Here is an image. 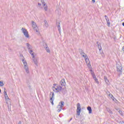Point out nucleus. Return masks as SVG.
<instances>
[{"label":"nucleus","mask_w":124,"mask_h":124,"mask_svg":"<svg viewBox=\"0 0 124 124\" xmlns=\"http://www.w3.org/2000/svg\"><path fill=\"white\" fill-rule=\"evenodd\" d=\"M52 90L55 93H60V92H62L63 94L66 93V90L65 88H62V87L61 86V85H59L58 84H53Z\"/></svg>","instance_id":"1"},{"label":"nucleus","mask_w":124,"mask_h":124,"mask_svg":"<svg viewBox=\"0 0 124 124\" xmlns=\"http://www.w3.org/2000/svg\"><path fill=\"white\" fill-rule=\"evenodd\" d=\"M80 55L83 58H84L88 68H92V65H91V62H90V60H89V57H88V55L86 54L84 52Z\"/></svg>","instance_id":"2"},{"label":"nucleus","mask_w":124,"mask_h":124,"mask_svg":"<svg viewBox=\"0 0 124 124\" xmlns=\"http://www.w3.org/2000/svg\"><path fill=\"white\" fill-rule=\"evenodd\" d=\"M22 62L24 64V69L25 70L26 73L29 74V73H30V71L29 70V66H28V63L27 62V61L23 59Z\"/></svg>","instance_id":"3"},{"label":"nucleus","mask_w":124,"mask_h":124,"mask_svg":"<svg viewBox=\"0 0 124 124\" xmlns=\"http://www.w3.org/2000/svg\"><path fill=\"white\" fill-rule=\"evenodd\" d=\"M64 106V102L61 101L59 103V105L57 106V112H61L63 107Z\"/></svg>","instance_id":"4"},{"label":"nucleus","mask_w":124,"mask_h":124,"mask_svg":"<svg viewBox=\"0 0 124 124\" xmlns=\"http://www.w3.org/2000/svg\"><path fill=\"white\" fill-rule=\"evenodd\" d=\"M49 101L51 103L52 105H54V100H55V93L54 92H50L49 94Z\"/></svg>","instance_id":"5"},{"label":"nucleus","mask_w":124,"mask_h":124,"mask_svg":"<svg viewBox=\"0 0 124 124\" xmlns=\"http://www.w3.org/2000/svg\"><path fill=\"white\" fill-rule=\"evenodd\" d=\"M32 27L35 31L37 32V33H39V30L38 29V27L37 25H36V23L34 21H32Z\"/></svg>","instance_id":"6"},{"label":"nucleus","mask_w":124,"mask_h":124,"mask_svg":"<svg viewBox=\"0 0 124 124\" xmlns=\"http://www.w3.org/2000/svg\"><path fill=\"white\" fill-rule=\"evenodd\" d=\"M77 113L78 116H80V114H81V105L79 103L77 104Z\"/></svg>","instance_id":"7"},{"label":"nucleus","mask_w":124,"mask_h":124,"mask_svg":"<svg viewBox=\"0 0 124 124\" xmlns=\"http://www.w3.org/2000/svg\"><path fill=\"white\" fill-rule=\"evenodd\" d=\"M21 31L24 35H25V37H27V38H29V37H30V35H29V32H28V31H27V29H25L24 28H22Z\"/></svg>","instance_id":"8"},{"label":"nucleus","mask_w":124,"mask_h":124,"mask_svg":"<svg viewBox=\"0 0 124 124\" xmlns=\"http://www.w3.org/2000/svg\"><path fill=\"white\" fill-rule=\"evenodd\" d=\"M31 57L32 60L34 62V63L37 66L38 64V62L37 61V57H35V56H34V54L33 53L31 54Z\"/></svg>","instance_id":"9"},{"label":"nucleus","mask_w":124,"mask_h":124,"mask_svg":"<svg viewBox=\"0 0 124 124\" xmlns=\"http://www.w3.org/2000/svg\"><path fill=\"white\" fill-rule=\"evenodd\" d=\"M117 68L118 72H122L123 67H122V64H117Z\"/></svg>","instance_id":"10"},{"label":"nucleus","mask_w":124,"mask_h":124,"mask_svg":"<svg viewBox=\"0 0 124 124\" xmlns=\"http://www.w3.org/2000/svg\"><path fill=\"white\" fill-rule=\"evenodd\" d=\"M41 2L43 6H44V9L45 11H47V10H48V6L46 5V3H45L44 0H41Z\"/></svg>","instance_id":"11"},{"label":"nucleus","mask_w":124,"mask_h":124,"mask_svg":"<svg viewBox=\"0 0 124 124\" xmlns=\"http://www.w3.org/2000/svg\"><path fill=\"white\" fill-rule=\"evenodd\" d=\"M59 86H61V87H65V81L64 79L61 80Z\"/></svg>","instance_id":"12"},{"label":"nucleus","mask_w":124,"mask_h":124,"mask_svg":"<svg viewBox=\"0 0 124 124\" xmlns=\"http://www.w3.org/2000/svg\"><path fill=\"white\" fill-rule=\"evenodd\" d=\"M56 25L57 26V28L58 29V31H59V32H61V26L60 25H61V23H60V22H56Z\"/></svg>","instance_id":"13"},{"label":"nucleus","mask_w":124,"mask_h":124,"mask_svg":"<svg viewBox=\"0 0 124 124\" xmlns=\"http://www.w3.org/2000/svg\"><path fill=\"white\" fill-rule=\"evenodd\" d=\"M45 48L47 53H50V49L49 48V47H48L47 44H45Z\"/></svg>","instance_id":"14"},{"label":"nucleus","mask_w":124,"mask_h":124,"mask_svg":"<svg viewBox=\"0 0 124 124\" xmlns=\"http://www.w3.org/2000/svg\"><path fill=\"white\" fill-rule=\"evenodd\" d=\"M29 51V53L30 54H31H31H32V48H31V46H29L28 47H27Z\"/></svg>","instance_id":"15"},{"label":"nucleus","mask_w":124,"mask_h":124,"mask_svg":"<svg viewBox=\"0 0 124 124\" xmlns=\"http://www.w3.org/2000/svg\"><path fill=\"white\" fill-rule=\"evenodd\" d=\"M87 110L89 111V114H92V107L90 106L88 107Z\"/></svg>","instance_id":"16"},{"label":"nucleus","mask_w":124,"mask_h":124,"mask_svg":"<svg viewBox=\"0 0 124 124\" xmlns=\"http://www.w3.org/2000/svg\"><path fill=\"white\" fill-rule=\"evenodd\" d=\"M44 26L46 27V28H48L49 27V25L48 24V22H47V20H45L44 21Z\"/></svg>","instance_id":"17"},{"label":"nucleus","mask_w":124,"mask_h":124,"mask_svg":"<svg viewBox=\"0 0 124 124\" xmlns=\"http://www.w3.org/2000/svg\"><path fill=\"white\" fill-rule=\"evenodd\" d=\"M106 110L107 112H108L109 114H111V115L112 114H113V112H112V110H111V109L109 108H106Z\"/></svg>","instance_id":"18"},{"label":"nucleus","mask_w":124,"mask_h":124,"mask_svg":"<svg viewBox=\"0 0 124 124\" xmlns=\"http://www.w3.org/2000/svg\"><path fill=\"white\" fill-rule=\"evenodd\" d=\"M97 46H98V48L99 49V50L100 52V51H101V50H102V47H101V44H98Z\"/></svg>","instance_id":"19"},{"label":"nucleus","mask_w":124,"mask_h":124,"mask_svg":"<svg viewBox=\"0 0 124 124\" xmlns=\"http://www.w3.org/2000/svg\"><path fill=\"white\" fill-rule=\"evenodd\" d=\"M104 80L106 84H108V83H109V80L107 78V77H104Z\"/></svg>","instance_id":"20"},{"label":"nucleus","mask_w":124,"mask_h":124,"mask_svg":"<svg viewBox=\"0 0 124 124\" xmlns=\"http://www.w3.org/2000/svg\"><path fill=\"white\" fill-rule=\"evenodd\" d=\"M108 96L114 101V98H115V97H114V96H113V95L112 94H111V93L109 94Z\"/></svg>","instance_id":"21"},{"label":"nucleus","mask_w":124,"mask_h":124,"mask_svg":"<svg viewBox=\"0 0 124 124\" xmlns=\"http://www.w3.org/2000/svg\"><path fill=\"white\" fill-rule=\"evenodd\" d=\"M4 84H3V81L2 80L0 81V87H3Z\"/></svg>","instance_id":"22"},{"label":"nucleus","mask_w":124,"mask_h":124,"mask_svg":"<svg viewBox=\"0 0 124 124\" xmlns=\"http://www.w3.org/2000/svg\"><path fill=\"white\" fill-rule=\"evenodd\" d=\"M107 23L108 24V27H110V25H111V23H110V21L109 20V19L107 20Z\"/></svg>","instance_id":"23"},{"label":"nucleus","mask_w":124,"mask_h":124,"mask_svg":"<svg viewBox=\"0 0 124 124\" xmlns=\"http://www.w3.org/2000/svg\"><path fill=\"white\" fill-rule=\"evenodd\" d=\"M78 51H79V53L80 54V55L84 53V51L82 50V49H79Z\"/></svg>","instance_id":"24"},{"label":"nucleus","mask_w":124,"mask_h":124,"mask_svg":"<svg viewBox=\"0 0 124 124\" xmlns=\"http://www.w3.org/2000/svg\"><path fill=\"white\" fill-rule=\"evenodd\" d=\"M94 80L96 82V83H97V84H99V82L98 81V79H97V78H94Z\"/></svg>","instance_id":"25"},{"label":"nucleus","mask_w":124,"mask_h":124,"mask_svg":"<svg viewBox=\"0 0 124 124\" xmlns=\"http://www.w3.org/2000/svg\"><path fill=\"white\" fill-rule=\"evenodd\" d=\"M6 89L5 88H4V93L5 94V95H7V93H6Z\"/></svg>","instance_id":"26"},{"label":"nucleus","mask_w":124,"mask_h":124,"mask_svg":"<svg viewBox=\"0 0 124 124\" xmlns=\"http://www.w3.org/2000/svg\"><path fill=\"white\" fill-rule=\"evenodd\" d=\"M26 45H27V48H28V47H31V45H30V44H29L28 43L26 44Z\"/></svg>","instance_id":"27"},{"label":"nucleus","mask_w":124,"mask_h":124,"mask_svg":"<svg viewBox=\"0 0 124 124\" xmlns=\"http://www.w3.org/2000/svg\"><path fill=\"white\" fill-rule=\"evenodd\" d=\"M105 18L106 21H107L108 19H109V18H108V16H105Z\"/></svg>","instance_id":"28"},{"label":"nucleus","mask_w":124,"mask_h":124,"mask_svg":"<svg viewBox=\"0 0 124 124\" xmlns=\"http://www.w3.org/2000/svg\"><path fill=\"white\" fill-rule=\"evenodd\" d=\"M119 113L120 114H121V115H122V116H123V111H122L121 110H119Z\"/></svg>","instance_id":"29"},{"label":"nucleus","mask_w":124,"mask_h":124,"mask_svg":"<svg viewBox=\"0 0 124 124\" xmlns=\"http://www.w3.org/2000/svg\"><path fill=\"white\" fill-rule=\"evenodd\" d=\"M119 124H124V122L123 121H120L119 122H118Z\"/></svg>","instance_id":"30"},{"label":"nucleus","mask_w":124,"mask_h":124,"mask_svg":"<svg viewBox=\"0 0 124 124\" xmlns=\"http://www.w3.org/2000/svg\"><path fill=\"white\" fill-rule=\"evenodd\" d=\"M5 98L6 99L7 98H9L8 95H5Z\"/></svg>","instance_id":"31"},{"label":"nucleus","mask_w":124,"mask_h":124,"mask_svg":"<svg viewBox=\"0 0 124 124\" xmlns=\"http://www.w3.org/2000/svg\"><path fill=\"white\" fill-rule=\"evenodd\" d=\"M96 78L95 77V75H93V78L94 79H95Z\"/></svg>","instance_id":"32"},{"label":"nucleus","mask_w":124,"mask_h":124,"mask_svg":"<svg viewBox=\"0 0 124 124\" xmlns=\"http://www.w3.org/2000/svg\"><path fill=\"white\" fill-rule=\"evenodd\" d=\"M92 2L94 3V2H95V0H92Z\"/></svg>","instance_id":"33"},{"label":"nucleus","mask_w":124,"mask_h":124,"mask_svg":"<svg viewBox=\"0 0 124 124\" xmlns=\"http://www.w3.org/2000/svg\"><path fill=\"white\" fill-rule=\"evenodd\" d=\"M38 5H39V6H41V3H38Z\"/></svg>","instance_id":"34"},{"label":"nucleus","mask_w":124,"mask_h":124,"mask_svg":"<svg viewBox=\"0 0 124 124\" xmlns=\"http://www.w3.org/2000/svg\"><path fill=\"white\" fill-rule=\"evenodd\" d=\"M18 124H22V122H21V121H19V122H18Z\"/></svg>","instance_id":"35"},{"label":"nucleus","mask_w":124,"mask_h":124,"mask_svg":"<svg viewBox=\"0 0 124 124\" xmlns=\"http://www.w3.org/2000/svg\"><path fill=\"white\" fill-rule=\"evenodd\" d=\"M122 50H123V51L124 52V46H123V47H122Z\"/></svg>","instance_id":"36"},{"label":"nucleus","mask_w":124,"mask_h":124,"mask_svg":"<svg viewBox=\"0 0 124 124\" xmlns=\"http://www.w3.org/2000/svg\"><path fill=\"white\" fill-rule=\"evenodd\" d=\"M29 88L30 89H31V85H29Z\"/></svg>","instance_id":"37"},{"label":"nucleus","mask_w":124,"mask_h":124,"mask_svg":"<svg viewBox=\"0 0 124 124\" xmlns=\"http://www.w3.org/2000/svg\"><path fill=\"white\" fill-rule=\"evenodd\" d=\"M100 43L98 42H96V44L97 45V46L98 45V44H99Z\"/></svg>","instance_id":"38"},{"label":"nucleus","mask_w":124,"mask_h":124,"mask_svg":"<svg viewBox=\"0 0 124 124\" xmlns=\"http://www.w3.org/2000/svg\"><path fill=\"white\" fill-rule=\"evenodd\" d=\"M122 25L124 27V22L122 23Z\"/></svg>","instance_id":"39"},{"label":"nucleus","mask_w":124,"mask_h":124,"mask_svg":"<svg viewBox=\"0 0 124 124\" xmlns=\"http://www.w3.org/2000/svg\"><path fill=\"white\" fill-rule=\"evenodd\" d=\"M72 120V118H71L70 120V121H69V122H70V121H71Z\"/></svg>","instance_id":"40"},{"label":"nucleus","mask_w":124,"mask_h":124,"mask_svg":"<svg viewBox=\"0 0 124 124\" xmlns=\"http://www.w3.org/2000/svg\"><path fill=\"white\" fill-rule=\"evenodd\" d=\"M1 93V90L0 89V93Z\"/></svg>","instance_id":"41"},{"label":"nucleus","mask_w":124,"mask_h":124,"mask_svg":"<svg viewBox=\"0 0 124 124\" xmlns=\"http://www.w3.org/2000/svg\"><path fill=\"white\" fill-rule=\"evenodd\" d=\"M90 71L93 72V70H91Z\"/></svg>","instance_id":"42"},{"label":"nucleus","mask_w":124,"mask_h":124,"mask_svg":"<svg viewBox=\"0 0 124 124\" xmlns=\"http://www.w3.org/2000/svg\"><path fill=\"white\" fill-rule=\"evenodd\" d=\"M102 54H103V52H102Z\"/></svg>","instance_id":"43"}]
</instances>
